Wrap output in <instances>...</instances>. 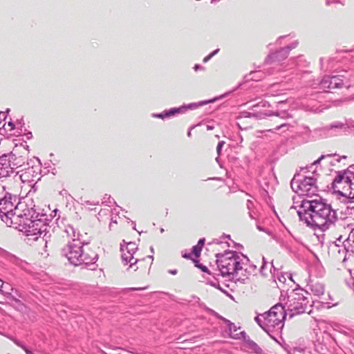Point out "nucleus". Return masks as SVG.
I'll return each instance as SVG.
<instances>
[{"mask_svg":"<svg viewBox=\"0 0 354 354\" xmlns=\"http://www.w3.org/2000/svg\"><path fill=\"white\" fill-rule=\"evenodd\" d=\"M330 76L325 75L322 80H313L310 86L313 89H319L323 91H327L326 89L330 88L329 86Z\"/></svg>","mask_w":354,"mask_h":354,"instance_id":"6ab92c4d","label":"nucleus"},{"mask_svg":"<svg viewBox=\"0 0 354 354\" xmlns=\"http://www.w3.org/2000/svg\"><path fill=\"white\" fill-rule=\"evenodd\" d=\"M286 37H287V36H281V37H279L277 39V41H276V42H277V44H281V41L282 39H283L286 38Z\"/></svg>","mask_w":354,"mask_h":354,"instance_id":"79ce46f5","label":"nucleus"},{"mask_svg":"<svg viewBox=\"0 0 354 354\" xmlns=\"http://www.w3.org/2000/svg\"><path fill=\"white\" fill-rule=\"evenodd\" d=\"M70 231L74 233V230L72 227H68V229L66 230V232L69 234Z\"/></svg>","mask_w":354,"mask_h":354,"instance_id":"a18cd8bd","label":"nucleus"},{"mask_svg":"<svg viewBox=\"0 0 354 354\" xmlns=\"http://www.w3.org/2000/svg\"><path fill=\"white\" fill-rule=\"evenodd\" d=\"M204 244H205V239H201L198 241L197 245L193 246V248L192 249V252L196 257H198L200 256Z\"/></svg>","mask_w":354,"mask_h":354,"instance_id":"a878e982","label":"nucleus"},{"mask_svg":"<svg viewBox=\"0 0 354 354\" xmlns=\"http://www.w3.org/2000/svg\"><path fill=\"white\" fill-rule=\"evenodd\" d=\"M254 207V203H253V201L248 199L247 201V208L249 210V216L252 219H254L255 218V216L252 211V207Z\"/></svg>","mask_w":354,"mask_h":354,"instance_id":"7c9ffc66","label":"nucleus"},{"mask_svg":"<svg viewBox=\"0 0 354 354\" xmlns=\"http://www.w3.org/2000/svg\"><path fill=\"white\" fill-rule=\"evenodd\" d=\"M14 288H12L10 284L6 283L3 284V288L0 290V291L5 296H6L8 298L11 299L14 301H17L15 296L12 295V292L10 291H13Z\"/></svg>","mask_w":354,"mask_h":354,"instance_id":"393cba45","label":"nucleus"},{"mask_svg":"<svg viewBox=\"0 0 354 354\" xmlns=\"http://www.w3.org/2000/svg\"><path fill=\"white\" fill-rule=\"evenodd\" d=\"M343 77H344L343 75L330 76V82H329L330 88L329 89L339 88L343 86H345L347 88L350 87V86H351L350 81H348L346 78H345V80H343L342 78Z\"/></svg>","mask_w":354,"mask_h":354,"instance_id":"dca6fc26","label":"nucleus"},{"mask_svg":"<svg viewBox=\"0 0 354 354\" xmlns=\"http://www.w3.org/2000/svg\"><path fill=\"white\" fill-rule=\"evenodd\" d=\"M297 214L308 226L317 227L322 231L328 230L337 221V211L318 196L312 200H301Z\"/></svg>","mask_w":354,"mask_h":354,"instance_id":"f257e3e1","label":"nucleus"},{"mask_svg":"<svg viewBox=\"0 0 354 354\" xmlns=\"http://www.w3.org/2000/svg\"><path fill=\"white\" fill-rule=\"evenodd\" d=\"M217 267L223 277L232 275L236 279L243 274V268L247 266L249 259L244 254L234 251L217 254Z\"/></svg>","mask_w":354,"mask_h":354,"instance_id":"7ed1b4c3","label":"nucleus"},{"mask_svg":"<svg viewBox=\"0 0 354 354\" xmlns=\"http://www.w3.org/2000/svg\"><path fill=\"white\" fill-rule=\"evenodd\" d=\"M207 102H201L199 104L196 103H191L187 105H183L180 107H174L171 108L169 110H165L162 113H153L152 117L157 118L160 119H165L167 118H171L178 114L184 113L188 109H195L201 105L207 104Z\"/></svg>","mask_w":354,"mask_h":354,"instance_id":"9b49d317","label":"nucleus"},{"mask_svg":"<svg viewBox=\"0 0 354 354\" xmlns=\"http://www.w3.org/2000/svg\"><path fill=\"white\" fill-rule=\"evenodd\" d=\"M192 136V133H191V129L187 132V136L188 137H191Z\"/></svg>","mask_w":354,"mask_h":354,"instance_id":"6e6d98bb","label":"nucleus"},{"mask_svg":"<svg viewBox=\"0 0 354 354\" xmlns=\"http://www.w3.org/2000/svg\"><path fill=\"white\" fill-rule=\"evenodd\" d=\"M284 103L283 101L279 102L277 104V110L274 112L270 111L267 113H263L256 111L255 109L252 111H242L240 113V118H252L254 120H257L263 118L265 115H275L283 120L290 118L292 115L287 111L281 109L282 105Z\"/></svg>","mask_w":354,"mask_h":354,"instance_id":"9d476101","label":"nucleus"},{"mask_svg":"<svg viewBox=\"0 0 354 354\" xmlns=\"http://www.w3.org/2000/svg\"><path fill=\"white\" fill-rule=\"evenodd\" d=\"M3 284H4V283H3V281H2L1 279H0V290H1V288H3Z\"/></svg>","mask_w":354,"mask_h":354,"instance_id":"3c124183","label":"nucleus"},{"mask_svg":"<svg viewBox=\"0 0 354 354\" xmlns=\"http://www.w3.org/2000/svg\"><path fill=\"white\" fill-rule=\"evenodd\" d=\"M183 257L184 258H185V259H191V254H190L185 253V254H183Z\"/></svg>","mask_w":354,"mask_h":354,"instance_id":"49530a36","label":"nucleus"},{"mask_svg":"<svg viewBox=\"0 0 354 354\" xmlns=\"http://www.w3.org/2000/svg\"><path fill=\"white\" fill-rule=\"evenodd\" d=\"M257 266L254 264H248L243 267V274H240V276L236 278V280L241 283H245V280L248 278L250 275H255L257 274Z\"/></svg>","mask_w":354,"mask_h":354,"instance_id":"a211bd4d","label":"nucleus"},{"mask_svg":"<svg viewBox=\"0 0 354 354\" xmlns=\"http://www.w3.org/2000/svg\"><path fill=\"white\" fill-rule=\"evenodd\" d=\"M14 173V169L10 165V161L6 155L2 156L0 158V182L3 183L4 180ZM0 187L5 189V185L0 183Z\"/></svg>","mask_w":354,"mask_h":354,"instance_id":"4468645a","label":"nucleus"},{"mask_svg":"<svg viewBox=\"0 0 354 354\" xmlns=\"http://www.w3.org/2000/svg\"><path fill=\"white\" fill-rule=\"evenodd\" d=\"M298 45V41H295L292 42L290 45L281 48L279 50H277L274 53H270L268 56L266 58V62H279L285 59H286L289 55V53L291 50L295 48Z\"/></svg>","mask_w":354,"mask_h":354,"instance_id":"f8f14e48","label":"nucleus"},{"mask_svg":"<svg viewBox=\"0 0 354 354\" xmlns=\"http://www.w3.org/2000/svg\"><path fill=\"white\" fill-rule=\"evenodd\" d=\"M344 247L347 252H354V228L351 230L347 239L344 241Z\"/></svg>","mask_w":354,"mask_h":354,"instance_id":"4be33fe9","label":"nucleus"},{"mask_svg":"<svg viewBox=\"0 0 354 354\" xmlns=\"http://www.w3.org/2000/svg\"><path fill=\"white\" fill-rule=\"evenodd\" d=\"M169 272L171 274H176L177 273V270H169Z\"/></svg>","mask_w":354,"mask_h":354,"instance_id":"09e8293b","label":"nucleus"},{"mask_svg":"<svg viewBox=\"0 0 354 354\" xmlns=\"http://www.w3.org/2000/svg\"><path fill=\"white\" fill-rule=\"evenodd\" d=\"M198 267L203 271V272H207V268L205 266H198Z\"/></svg>","mask_w":354,"mask_h":354,"instance_id":"c03bdc74","label":"nucleus"},{"mask_svg":"<svg viewBox=\"0 0 354 354\" xmlns=\"http://www.w3.org/2000/svg\"><path fill=\"white\" fill-rule=\"evenodd\" d=\"M290 127V125L288 123H282L277 126L274 129L275 130H280L281 129L283 132H285L286 130H288Z\"/></svg>","mask_w":354,"mask_h":354,"instance_id":"72a5a7b5","label":"nucleus"},{"mask_svg":"<svg viewBox=\"0 0 354 354\" xmlns=\"http://www.w3.org/2000/svg\"><path fill=\"white\" fill-rule=\"evenodd\" d=\"M326 3L328 6L333 3H339L341 5H344V0H326Z\"/></svg>","mask_w":354,"mask_h":354,"instance_id":"e433bc0d","label":"nucleus"},{"mask_svg":"<svg viewBox=\"0 0 354 354\" xmlns=\"http://www.w3.org/2000/svg\"><path fill=\"white\" fill-rule=\"evenodd\" d=\"M219 52V48H217L216 50H214L213 52H212L210 54H209L207 56H206L205 57H204L203 59V62L204 63H206L209 60H210V59L214 56L215 55H216Z\"/></svg>","mask_w":354,"mask_h":354,"instance_id":"c9c22d12","label":"nucleus"},{"mask_svg":"<svg viewBox=\"0 0 354 354\" xmlns=\"http://www.w3.org/2000/svg\"><path fill=\"white\" fill-rule=\"evenodd\" d=\"M62 254L67 258L73 265L77 266L84 264L86 268L91 270H95V264L98 257L95 252L91 254L85 253L83 250V245L79 240L73 239L62 249Z\"/></svg>","mask_w":354,"mask_h":354,"instance_id":"20e7f679","label":"nucleus"},{"mask_svg":"<svg viewBox=\"0 0 354 354\" xmlns=\"http://www.w3.org/2000/svg\"><path fill=\"white\" fill-rule=\"evenodd\" d=\"M270 272L272 273V277L274 278V281H275V283H277V285L278 286V283L277 282V279L278 280V281L282 284H284L286 281V277H289V279L290 280H292V277L290 274H282V273H279L278 270H277L275 268H274V272L272 273V270L271 269L270 270Z\"/></svg>","mask_w":354,"mask_h":354,"instance_id":"5701e85b","label":"nucleus"},{"mask_svg":"<svg viewBox=\"0 0 354 354\" xmlns=\"http://www.w3.org/2000/svg\"><path fill=\"white\" fill-rule=\"evenodd\" d=\"M287 315L288 314L285 307L281 304L274 305L268 312L262 314L261 317L264 319L267 333H269L273 330L281 331Z\"/></svg>","mask_w":354,"mask_h":354,"instance_id":"0eeeda50","label":"nucleus"},{"mask_svg":"<svg viewBox=\"0 0 354 354\" xmlns=\"http://www.w3.org/2000/svg\"><path fill=\"white\" fill-rule=\"evenodd\" d=\"M209 283L212 285V286H216V282H214V281H210Z\"/></svg>","mask_w":354,"mask_h":354,"instance_id":"4d7b16f0","label":"nucleus"},{"mask_svg":"<svg viewBox=\"0 0 354 354\" xmlns=\"http://www.w3.org/2000/svg\"><path fill=\"white\" fill-rule=\"evenodd\" d=\"M125 248H126L127 251L133 252L134 254H135V252L138 250V247H137L136 244L135 243H133V242L128 243L127 244V245L125 246Z\"/></svg>","mask_w":354,"mask_h":354,"instance_id":"c756f323","label":"nucleus"},{"mask_svg":"<svg viewBox=\"0 0 354 354\" xmlns=\"http://www.w3.org/2000/svg\"><path fill=\"white\" fill-rule=\"evenodd\" d=\"M30 214L29 209H23V213L19 217V221H16L12 225V227L24 232L30 239L37 241L39 237H42V241L47 243V239L50 237L48 235V225L41 219L32 220L28 218Z\"/></svg>","mask_w":354,"mask_h":354,"instance_id":"f03ea898","label":"nucleus"},{"mask_svg":"<svg viewBox=\"0 0 354 354\" xmlns=\"http://www.w3.org/2000/svg\"><path fill=\"white\" fill-rule=\"evenodd\" d=\"M219 179H220L219 178H209V180H219Z\"/></svg>","mask_w":354,"mask_h":354,"instance_id":"e2e57ef3","label":"nucleus"},{"mask_svg":"<svg viewBox=\"0 0 354 354\" xmlns=\"http://www.w3.org/2000/svg\"><path fill=\"white\" fill-rule=\"evenodd\" d=\"M327 107H324V108H321V106H319V107H316L315 108L314 106H312L310 109V111H311L312 112H314V113H321L323 111L324 109H326Z\"/></svg>","mask_w":354,"mask_h":354,"instance_id":"4c0bfd02","label":"nucleus"},{"mask_svg":"<svg viewBox=\"0 0 354 354\" xmlns=\"http://www.w3.org/2000/svg\"><path fill=\"white\" fill-rule=\"evenodd\" d=\"M232 338L236 339H243L246 345V347L248 349L251 350L252 352L257 354L262 353V349L258 346L257 343L250 339V337L246 335L245 332L241 331L239 333V334L232 335Z\"/></svg>","mask_w":354,"mask_h":354,"instance_id":"2eb2a0df","label":"nucleus"},{"mask_svg":"<svg viewBox=\"0 0 354 354\" xmlns=\"http://www.w3.org/2000/svg\"><path fill=\"white\" fill-rule=\"evenodd\" d=\"M322 95L321 92H318L315 94V95L317 97H319L320 95Z\"/></svg>","mask_w":354,"mask_h":354,"instance_id":"864d4df0","label":"nucleus"},{"mask_svg":"<svg viewBox=\"0 0 354 354\" xmlns=\"http://www.w3.org/2000/svg\"><path fill=\"white\" fill-rule=\"evenodd\" d=\"M332 188L340 195H348L350 198H354V171L348 169L344 173L338 172L332 183Z\"/></svg>","mask_w":354,"mask_h":354,"instance_id":"1a4fd4ad","label":"nucleus"},{"mask_svg":"<svg viewBox=\"0 0 354 354\" xmlns=\"http://www.w3.org/2000/svg\"><path fill=\"white\" fill-rule=\"evenodd\" d=\"M8 125L11 127V129L14 128V124L12 122H9Z\"/></svg>","mask_w":354,"mask_h":354,"instance_id":"8fccbe9b","label":"nucleus"},{"mask_svg":"<svg viewBox=\"0 0 354 354\" xmlns=\"http://www.w3.org/2000/svg\"><path fill=\"white\" fill-rule=\"evenodd\" d=\"M9 111H10V109H7L6 112L7 113H9Z\"/></svg>","mask_w":354,"mask_h":354,"instance_id":"774afa93","label":"nucleus"},{"mask_svg":"<svg viewBox=\"0 0 354 354\" xmlns=\"http://www.w3.org/2000/svg\"><path fill=\"white\" fill-rule=\"evenodd\" d=\"M99 203V201H88L82 198H80V204L84 207H86L87 205H97Z\"/></svg>","mask_w":354,"mask_h":354,"instance_id":"c85d7f7f","label":"nucleus"},{"mask_svg":"<svg viewBox=\"0 0 354 354\" xmlns=\"http://www.w3.org/2000/svg\"><path fill=\"white\" fill-rule=\"evenodd\" d=\"M16 201V196H12L10 194L0 198V218L9 227L15 221H19V217L23 213L21 205H15Z\"/></svg>","mask_w":354,"mask_h":354,"instance_id":"423d86ee","label":"nucleus"},{"mask_svg":"<svg viewBox=\"0 0 354 354\" xmlns=\"http://www.w3.org/2000/svg\"><path fill=\"white\" fill-rule=\"evenodd\" d=\"M346 129V124L339 121H335L329 125L317 129L316 131L319 132L321 135L326 137L335 136L339 135L342 130Z\"/></svg>","mask_w":354,"mask_h":354,"instance_id":"ddd939ff","label":"nucleus"},{"mask_svg":"<svg viewBox=\"0 0 354 354\" xmlns=\"http://www.w3.org/2000/svg\"><path fill=\"white\" fill-rule=\"evenodd\" d=\"M225 144V142L224 141H220L218 143V145L216 147V152L218 153V155L219 156L220 153H221V149L223 147Z\"/></svg>","mask_w":354,"mask_h":354,"instance_id":"58836bf2","label":"nucleus"},{"mask_svg":"<svg viewBox=\"0 0 354 354\" xmlns=\"http://www.w3.org/2000/svg\"><path fill=\"white\" fill-rule=\"evenodd\" d=\"M347 208H348V209H351V210H352V209H354V207H353H353H351V206L348 205V206L347 207Z\"/></svg>","mask_w":354,"mask_h":354,"instance_id":"13d9d810","label":"nucleus"},{"mask_svg":"<svg viewBox=\"0 0 354 354\" xmlns=\"http://www.w3.org/2000/svg\"><path fill=\"white\" fill-rule=\"evenodd\" d=\"M321 69L324 71H332L337 70V61L335 58L329 57L327 59H320Z\"/></svg>","mask_w":354,"mask_h":354,"instance_id":"aec40b11","label":"nucleus"},{"mask_svg":"<svg viewBox=\"0 0 354 354\" xmlns=\"http://www.w3.org/2000/svg\"><path fill=\"white\" fill-rule=\"evenodd\" d=\"M0 114H3V116H4V118H6V115H5V113H4V112H3V111H0Z\"/></svg>","mask_w":354,"mask_h":354,"instance_id":"680f3d73","label":"nucleus"},{"mask_svg":"<svg viewBox=\"0 0 354 354\" xmlns=\"http://www.w3.org/2000/svg\"><path fill=\"white\" fill-rule=\"evenodd\" d=\"M11 339L16 345L21 348L26 354H33V353L30 349H28L22 342L18 340L16 338H12Z\"/></svg>","mask_w":354,"mask_h":354,"instance_id":"cd10ccee","label":"nucleus"},{"mask_svg":"<svg viewBox=\"0 0 354 354\" xmlns=\"http://www.w3.org/2000/svg\"><path fill=\"white\" fill-rule=\"evenodd\" d=\"M148 257L151 259L152 260L153 259V257L152 255L148 256Z\"/></svg>","mask_w":354,"mask_h":354,"instance_id":"69168bd1","label":"nucleus"},{"mask_svg":"<svg viewBox=\"0 0 354 354\" xmlns=\"http://www.w3.org/2000/svg\"><path fill=\"white\" fill-rule=\"evenodd\" d=\"M257 228L260 230V231H264V230L260 227V226H257Z\"/></svg>","mask_w":354,"mask_h":354,"instance_id":"bf43d9fd","label":"nucleus"},{"mask_svg":"<svg viewBox=\"0 0 354 354\" xmlns=\"http://www.w3.org/2000/svg\"><path fill=\"white\" fill-rule=\"evenodd\" d=\"M106 196V195H105V196L104 197V201H103V203H109V204H111V203H112V201H111V196H109L108 197L109 201H106V200H105Z\"/></svg>","mask_w":354,"mask_h":354,"instance_id":"37998d69","label":"nucleus"},{"mask_svg":"<svg viewBox=\"0 0 354 354\" xmlns=\"http://www.w3.org/2000/svg\"><path fill=\"white\" fill-rule=\"evenodd\" d=\"M333 156V154L322 155L317 160L314 161V162L309 167H308V169H312L313 166L319 164L322 160L324 159L326 157H332Z\"/></svg>","mask_w":354,"mask_h":354,"instance_id":"473e14b6","label":"nucleus"},{"mask_svg":"<svg viewBox=\"0 0 354 354\" xmlns=\"http://www.w3.org/2000/svg\"><path fill=\"white\" fill-rule=\"evenodd\" d=\"M120 250L122 252V261L124 265H127L129 263V268H133V266L138 263V259H135L133 257L134 253L125 251L124 250V246L121 244L120 245Z\"/></svg>","mask_w":354,"mask_h":354,"instance_id":"f3484780","label":"nucleus"},{"mask_svg":"<svg viewBox=\"0 0 354 354\" xmlns=\"http://www.w3.org/2000/svg\"><path fill=\"white\" fill-rule=\"evenodd\" d=\"M350 169H353V170H354V165L351 166V167H350Z\"/></svg>","mask_w":354,"mask_h":354,"instance_id":"338daca9","label":"nucleus"},{"mask_svg":"<svg viewBox=\"0 0 354 354\" xmlns=\"http://www.w3.org/2000/svg\"><path fill=\"white\" fill-rule=\"evenodd\" d=\"M289 62H290L289 64H290L291 66L292 65H294V66L296 65L295 59H290V60H289Z\"/></svg>","mask_w":354,"mask_h":354,"instance_id":"de8ad7c7","label":"nucleus"},{"mask_svg":"<svg viewBox=\"0 0 354 354\" xmlns=\"http://www.w3.org/2000/svg\"><path fill=\"white\" fill-rule=\"evenodd\" d=\"M299 175H295L290 183L292 189L298 194V201L296 202L295 198L293 197L294 204H301V201L305 199L304 196L312 197L316 195L317 192L316 178L305 176L303 179H299Z\"/></svg>","mask_w":354,"mask_h":354,"instance_id":"6e6552de","label":"nucleus"},{"mask_svg":"<svg viewBox=\"0 0 354 354\" xmlns=\"http://www.w3.org/2000/svg\"><path fill=\"white\" fill-rule=\"evenodd\" d=\"M150 250H151V252H154V250H153V248L152 246L150 248Z\"/></svg>","mask_w":354,"mask_h":354,"instance_id":"0e129e2a","label":"nucleus"},{"mask_svg":"<svg viewBox=\"0 0 354 354\" xmlns=\"http://www.w3.org/2000/svg\"><path fill=\"white\" fill-rule=\"evenodd\" d=\"M308 294V291L303 289L293 290L288 294L287 301L283 306L290 318L308 312V309L310 308L309 300L306 296Z\"/></svg>","mask_w":354,"mask_h":354,"instance_id":"39448f33","label":"nucleus"},{"mask_svg":"<svg viewBox=\"0 0 354 354\" xmlns=\"http://www.w3.org/2000/svg\"><path fill=\"white\" fill-rule=\"evenodd\" d=\"M194 71H198V70H202V71H204L205 70V67L199 65V64H195V66H194Z\"/></svg>","mask_w":354,"mask_h":354,"instance_id":"ea45409f","label":"nucleus"},{"mask_svg":"<svg viewBox=\"0 0 354 354\" xmlns=\"http://www.w3.org/2000/svg\"><path fill=\"white\" fill-rule=\"evenodd\" d=\"M255 321L257 322V324L265 330L267 332V330L266 328V325L264 324V319L261 317V315L257 316L255 317Z\"/></svg>","mask_w":354,"mask_h":354,"instance_id":"2f4dec72","label":"nucleus"},{"mask_svg":"<svg viewBox=\"0 0 354 354\" xmlns=\"http://www.w3.org/2000/svg\"><path fill=\"white\" fill-rule=\"evenodd\" d=\"M268 266V263L266 261V259L264 257H263V264L260 268V272L263 276H266L267 274L266 272V268Z\"/></svg>","mask_w":354,"mask_h":354,"instance_id":"f704fd0d","label":"nucleus"},{"mask_svg":"<svg viewBox=\"0 0 354 354\" xmlns=\"http://www.w3.org/2000/svg\"><path fill=\"white\" fill-rule=\"evenodd\" d=\"M222 319L227 324V327H228L229 331L230 333V337H232V335L236 334V332L239 328H237L235 326V324L234 323L231 322L230 321H229L225 318H222Z\"/></svg>","mask_w":354,"mask_h":354,"instance_id":"bb28decb","label":"nucleus"},{"mask_svg":"<svg viewBox=\"0 0 354 354\" xmlns=\"http://www.w3.org/2000/svg\"><path fill=\"white\" fill-rule=\"evenodd\" d=\"M308 290L315 295L318 297L324 295V288L322 283L319 282H311L307 285Z\"/></svg>","mask_w":354,"mask_h":354,"instance_id":"412c9836","label":"nucleus"},{"mask_svg":"<svg viewBox=\"0 0 354 354\" xmlns=\"http://www.w3.org/2000/svg\"><path fill=\"white\" fill-rule=\"evenodd\" d=\"M31 136H32V133H31V132H29V133L27 134V138L29 139Z\"/></svg>","mask_w":354,"mask_h":354,"instance_id":"5fc2aeb1","label":"nucleus"},{"mask_svg":"<svg viewBox=\"0 0 354 354\" xmlns=\"http://www.w3.org/2000/svg\"><path fill=\"white\" fill-rule=\"evenodd\" d=\"M320 299H321V300H320L319 302L322 303V304H331L330 302L328 301L327 299L325 297H320Z\"/></svg>","mask_w":354,"mask_h":354,"instance_id":"a19ab883","label":"nucleus"},{"mask_svg":"<svg viewBox=\"0 0 354 354\" xmlns=\"http://www.w3.org/2000/svg\"><path fill=\"white\" fill-rule=\"evenodd\" d=\"M117 223V221H116V219H114V218H111V223Z\"/></svg>","mask_w":354,"mask_h":354,"instance_id":"603ef678","label":"nucleus"},{"mask_svg":"<svg viewBox=\"0 0 354 354\" xmlns=\"http://www.w3.org/2000/svg\"><path fill=\"white\" fill-rule=\"evenodd\" d=\"M15 294H16L17 296L21 297V295L18 293L17 290H15Z\"/></svg>","mask_w":354,"mask_h":354,"instance_id":"052dcab7","label":"nucleus"},{"mask_svg":"<svg viewBox=\"0 0 354 354\" xmlns=\"http://www.w3.org/2000/svg\"><path fill=\"white\" fill-rule=\"evenodd\" d=\"M35 172L33 167H28L25 171L20 175L19 178L22 182L33 181V179H30V176H33V174Z\"/></svg>","mask_w":354,"mask_h":354,"instance_id":"b1692460","label":"nucleus"}]
</instances>
